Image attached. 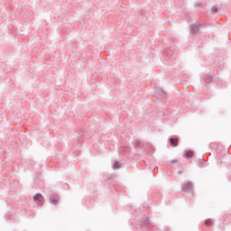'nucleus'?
<instances>
[{
	"label": "nucleus",
	"instance_id": "obj_1",
	"mask_svg": "<svg viewBox=\"0 0 231 231\" xmlns=\"http://www.w3.org/2000/svg\"><path fill=\"white\" fill-rule=\"evenodd\" d=\"M183 192H188L189 194H194V184L192 181H189L184 186L181 187Z\"/></svg>",
	"mask_w": 231,
	"mask_h": 231
},
{
	"label": "nucleus",
	"instance_id": "obj_2",
	"mask_svg": "<svg viewBox=\"0 0 231 231\" xmlns=\"http://www.w3.org/2000/svg\"><path fill=\"white\" fill-rule=\"evenodd\" d=\"M199 31V26L197 24H191L189 29L190 35H194L196 32Z\"/></svg>",
	"mask_w": 231,
	"mask_h": 231
},
{
	"label": "nucleus",
	"instance_id": "obj_3",
	"mask_svg": "<svg viewBox=\"0 0 231 231\" xmlns=\"http://www.w3.org/2000/svg\"><path fill=\"white\" fill-rule=\"evenodd\" d=\"M33 199L39 203V205H42V195L41 193H37L34 195Z\"/></svg>",
	"mask_w": 231,
	"mask_h": 231
},
{
	"label": "nucleus",
	"instance_id": "obj_4",
	"mask_svg": "<svg viewBox=\"0 0 231 231\" xmlns=\"http://www.w3.org/2000/svg\"><path fill=\"white\" fill-rule=\"evenodd\" d=\"M51 205H57L59 203V195H51Z\"/></svg>",
	"mask_w": 231,
	"mask_h": 231
},
{
	"label": "nucleus",
	"instance_id": "obj_5",
	"mask_svg": "<svg viewBox=\"0 0 231 231\" xmlns=\"http://www.w3.org/2000/svg\"><path fill=\"white\" fill-rule=\"evenodd\" d=\"M156 93H158V95H161V98H167V93L162 88L156 90Z\"/></svg>",
	"mask_w": 231,
	"mask_h": 231
},
{
	"label": "nucleus",
	"instance_id": "obj_6",
	"mask_svg": "<svg viewBox=\"0 0 231 231\" xmlns=\"http://www.w3.org/2000/svg\"><path fill=\"white\" fill-rule=\"evenodd\" d=\"M151 225V220L148 217L141 221V226H149Z\"/></svg>",
	"mask_w": 231,
	"mask_h": 231
},
{
	"label": "nucleus",
	"instance_id": "obj_7",
	"mask_svg": "<svg viewBox=\"0 0 231 231\" xmlns=\"http://www.w3.org/2000/svg\"><path fill=\"white\" fill-rule=\"evenodd\" d=\"M170 143H171V145L172 147H178V140L174 139V138H171L170 139Z\"/></svg>",
	"mask_w": 231,
	"mask_h": 231
},
{
	"label": "nucleus",
	"instance_id": "obj_8",
	"mask_svg": "<svg viewBox=\"0 0 231 231\" xmlns=\"http://www.w3.org/2000/svg\"><path fill=\"white\" fill-rule=\"evenodd\" d=\"M184 156L186 158H192V156H194V152L192 151H187L185 153H184Z\"/></svg>",
	"mask_w": 231,
	"mask_h": 231
},
{
	"label": "nucleus",
	"instance_id": "obj_9",
	"mask_svg": "<svg viewBox=\"0 0 231 231\" xmlns=\"http://www.w3.org/2000/svg\"><path fill=\"white\" fill-rule=\"evenodd\" d=\"M143 142L140 140L135 141V147H143Z\"/></svg>",
	"mask_w": 231,
	"mask_h": 231
},
{
	"label": "nucleus",
	"instance_id": "obj_10",
	"mask_svg": "<svg viewBox=\"0 0 231 231\" xmlns=\"http://www.w3.org/2000/svg\"><path fill=\"white\" fill-rule=\"evenodd\" d=\"M205 225L207 226H212V225H213L212 219H210V218L207 219L205 222Z\"/></svg>",
	"mask_w": 231,
	"mask_h": 231
},
{
	"label": "nucleus",
	"instance_id": "obj_11",
	"mask_svg": "<svg viewBox=\"0 0 231 231\" xmlns=\"http://www.w3.org/2000/svg\"><path fill=\"white\" fill-rule=\"evenodd\" d=\"M211 14H217V6L213 5L211 7Z\"/></svg>",
	"mask_w": 231,
	"mask_h": 231
},
{
	"label": "nucleus",
	"instance_id": "obj_12",
	"mask_svg": "<svg viewBox=\"0 0 231 231\" xmlns=\"http://www.w3.org/2000/svg\"><path fill=\"white\" fill-rule=\"evenodd\" d=\"M113 169H120V162H116L113 164Z\"/></svg>",
	"mask_w": 231,
	"mask_h": 231
},
{
	"label": "nucleus",
	"instance_id": "obj_13",
	"mask_svg": "<svg viewBox=\"0 0 231 231\" xmlns=\"http://www.w3.org/2000/svg\"><path fill=\"white\" fill-rule=\"evenodd\" d=\"M211 81H212V77H210V76H208V77L206 79V80H205L206 84H209V82H211Z\"/></svg>",
	"mask_w": 231,
	"mask_h": 231
},
{
	"label": "nucleus",
	"instance_id": "obj_14",
	"mask_svg": "<svg viewBox=\"0 0 231 231\" xmlns=\"http://www.w3.org/2000/svg\"><path fill=\"white\" fill-rule=\"evenodd\" d=\"M196 8H198V6H201V4H195Z\"/></svg>",
	"mask_w": 231,
	"mask_h": 231
},
{
	"label": "nucleus",
	"instance_id": "obj_15",
	"mask_svg": "<svg viewBox=\"0 0 231 231\" xmlns=\"http://www.w3.org/2000/svg\"><path fill=\"white\" fill-rule=\"evenodd\" d=\"M80 134V136H84L85 134Z\"/></svg>",
	"mask_w": 231,
	"mask_h": 231
}]
</instances>
